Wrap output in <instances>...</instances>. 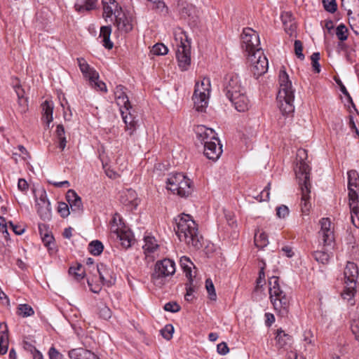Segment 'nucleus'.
<instances>
[{"label":"nucleus","instance_id":"nucleus-1","mask_svg":"<svg viewBox=\"0 0 359 359\" xmlns=\"http://www.w3.org/2000/svg\"><path fill=\"white\" fill-rule=\"evenodd\" d=\"M176 225L175 230L180 241L195 250L202 247V236L198 232V225L189 215H179L176 219Z\"/></svg>","mask_w":359,"mask_h":359},{"label":"nucleus","instance_id":"nucleus-2","mask_svg":"<svg viewBox=\"0 0 359 359\" xmlns=\"http://www.w3.org/2000/svg\"><path fill=\"white\" fill-rule=\"evenodd\" d=\"M279 83L280 89L277 95L278 105L283 114L288 115L294 111L293 104L294 90L292 88V82L289 80L288 74L284 69L280 71Z\"/></svg>","mask_w":359,"mask_h":359},{"label":"nucleus","instance_id":"nucleus-3","mask_svg":"<svg viewBox=\"0 0 359 359\" xmlns=\"http://www.w3.org/2000/svg\"><path fill=\"white\" fill-rule=\"evenodd\" d=\"M269 298L274 309L281 317H286L290 309V297L287 295L280 284L277 276H272L269 280Z\"/></svg>","mask_w":359,"mask_h":359},{"label":"nucleus","instance_id":"nucleus-4","mask_svg":"<svg viewBox=\"0 0 359 359\" xmlns=\"http://www.w3.org/2000/svg\"><path fill=\"white\" fill-rule=\"evenodd\" d=\"M320 231L319 236L322 238L323 249L313 253L314 259L322 264H327L330 259L329 249L333 248L334 241V231L331 228V222L328 218H323L320 221Z\"/></svg>","mask_w":359,"mask_h":359},{"label":"nucleus","instance_id":"nucleus-5","mask_svg":"<svg viewBox=\"0 0 359 359\" xmlns=\"http://www.w3.org/2000/svg\"><path fill=\"white\" fill-rule=\"evenodd\" d=\"M344 287L341 292L344 299L351 302L356 293V284L359 278V271L357 265L348 262L344 271Z\"/></svg>","mask_w":359,"mask_h":359},{"label":"nucleus","instance_id":"nucleus-6","mask_svg":"<svg viewBox=\"0 0 359 359\" xmlns=\"http://www.w3.org/2000/svg\"><path fill=\"white\" fill-rule=\"evenodd\" d=\"M175 272V263L170 259H163L156 262L151 275V282L161 287L165 283V279Z\"/></svg>","mask_w":359,"mask_h":359},{"label":"nucleus","instance_id":"nucleus-7","mask_svg":"<svg viewBox=\"0 0 359 359\" xmlns=\"http://www.w3.org/2000/svg\"><path fill=\"white\" fill-rule=\"evenodd\" d=\"M167 189L180 197H187L192 192L191 180L183 173L170 174L167 180Z\"/></svg>","mask_w":359,"mask_h":359},{"label":"nucleus","instance_id":"nucleus-8","mask_svg":"<svg viewBox=\"0 0 359 359\" xmlns=\"http://www.w3.org/2000/svg\"><path fill=\"white\" fill-rule=\"evenodd\" d=\"M176 57L178 65L182 71L188 69L191 64V41L184 32H181L175 36Z\"/></svg>","mask_w":359,"mask_h":359},{"label":"nucleus","instance_id":"nucleus-9","mask_svg":"<svg viewBox=\"0 0 359 359\" xmlns=\"http://www.w3.org/2000/svg\"><path fill=\"white\" fill-rule=\"evenodd\" d=\"M210 88L208 78H203L202 81L196 83L192 99L194 107L198 111H203L208 107Z\"/></svg>","mask_w":359,"mask_h":359},{"label":"nucleus","instance_id":"nucleus-10","mask_svg":"<svg viewBox=\"0 0 359 359\" xmlns=\"http://www.w3.org/2000/svg\"><path fill=\"white\" fill-rule=\"evenodd\" d=\"M32 191L35 196L38 215L44 222L50 221L52 218V210L46 191L43 189H32Z\"/></svg>","mask_w":359,"mask_h":359},{"label":"nucleus","instance_id":"nucleus-11","mask_svg":"<svg viewBox=\"0 0 359 359\" xmlns=\"http://www.w3.org/2000/svg\"><path fill=\"white\" fill-rule=\"evenodd\" d=\"M248 60L250 65V71L257 78L267 72L268 60L262 50H257L248 56Z\"/></svg>","mask_w":359,"mask_h":359},{"label":"nucleus","instance_id":"nucleus-12","mask_svg":"<svg viewBox=\"0 0 359 359\" xmlns=\"http://www.w3.org/2000/svg\"><path fill=\"white\" fill-rule=\"evenodd\" d=\"M260 41L259 34L250 27L244 28L241 34V47L247 53V55L252 54L259 48Z\"/></svg>","mask_w":359,"mask_h":359},{"label":"nucleus","instance_id":"nucleus-13","mask_svg":"<svg viewBox=\"0 0 359 359\" xmlns=\"http://www.w3.org/2000/svg\"><path fill=\"white\" fill-rule=\"evenodd\" d=\"M307 158L306 150L299 149L297 153V165L294 169L298 182H306L310 180V168L305 162Z\"/></svg>","mask_w":359,"mask_h":359},{"label":"nucleus","instance_id":"nucleus-14","mask_svg":"<svg viewBox=\"0 0 359 359\" xmlns=\"http://www.w3.org/2000/svg\"><path fill=\"white\" fill-rule=\"evenodd\" d=\"M245 88L242 86L241 80L238 75H227L224 79V92L227 98L237 95L240 93L244 92Z\"/></svg>","mask_w":359,"mask_h":359},{"label":"nucleus","instance_id":"nucleus-15","mask_svg":"<svg viewBox=\"0 0 359 359\" xmlns=\"http://www.w3.org/2000/svg\"><path fill=\"white\" fill-rule=\"evenodd\" d=\"M111 232L114 237L118 239L121 245L128 248L131 245L133 239V233L129 229H122L116 224V218L114 217L111 224Z\"/></svg>","mask_w":359,"mask_h":359},{"label":"nucleus","instance_id":"nucleus-16","mask_svg":"<svg viewBox=\"0 0 359 359\" xmlns=\"http://www.w3.org/2000/svg\"><path fill=\"white\" fill-rule=\"evenodd\" d=\"M197 140L201 142L203 146L212 142H219V139L216 137L215 132L209 128H206L205 126L201 125L196 126L195 129Z\"/></svg>","mask_w":359,"mask_h":359},{"label":"nucleus","instance_id":"nucleus-17","mask_svg":"<svg viewBox=\"0 0 359 359\" xmlns=\"http://www.w3.org/2000/svg\"><path fill=\"white\" fill-rule=\"evenodd\" d=\"M349 207L352 224L359 228V198L358 193L352 189L348 193Z\"/></svg>","mask_w":359,"mask_h":359},{"label":"nucleus","instance_id":"nucleus-18","mask_svg":"<svg viewBox=\"0 0 359 359\" xmlns=\"http://www.w3.org/2000/svg\"><path fill=\"white\" fill-rule=\"evenodd\" d=\"M114 24L117 29L122 33H128L133 28L132 16L123 11L117 13Z\"/></svg>","mask_w":359,"mask_h":359},{"label":"nucleus","instance_id":"nucleus-19","mask_svg":"<svg viewBox=\"0 0 359 359\" xmlns=\"http://www.w3.org/2000/svg\"><path fill=\"white\" fill-rule=\"evenodd\" d=\"M299 185L302 191L301 210L304 215H308L311 207L310 203V180L304 182H299Z\"/></svg>","mask_w":359,"mask_h":359},{"label":"nucleus","instance_id":"nucleus-20","mask_svg":"<svg viewBox=\"0 0 359 359\" xmlns=\"http://www.w3.org/2000/svg\"><path fill=\"white\" fill-rule=\"evenodd\" d=\"M103 5V17L107 20L113 15L116 18L117 13H121L122 8L115 0H102Z\"/></svg>","mask_w":359,"mask_h":359},{"label":"nucleus","instance_id":"nucleus-21","mask_svg":"<svg viewBox=\"0 0 359 359\" xmlns=\"http://www.w3.org/2000/svg\"><path fill=\"white\" fill-rule=\"evenodd\" d=\"M235 109L241 112L247 111L249 109L250 101L245 95V91L240 93L237 95L228 98Z\"/></svg>","mask_w":359,"mask_h":359},{"label":"nucleus","instance_id":"nucleus-22","mask_svg":"<svg viewBox=\"0 0 359 359\" xmlns=\"http://www.w3.org/2000/svg\"><path fill=\"white\" fill-rule=\"evenodd\" d=\"M204 155L212 161L217 160L222 153V145L219 142H212L204 146Z\"/></svg>","mask_w":359,"mask_h":359},{"label":"nucleus","instance_id":"nucleus-23","mask_svg":"<svg viewBox=\"0 0 359 359\" xmlns=\"http://www.w3.org/2000/svg\"><path fill=\"white\" fill-rule=\"evenodd\" d=\"M54 104L51 100H45L41 104V114H42V121L45 123L47 128H50V125L53 120V113Z\"/></svg>","mask_w":359,"mask_h":359},{"label":"nucleus","instance_id":"nucleus-24","mask_svg":"<svg viewBox=\"0 0 359 359\" xmlns=\"http://www.w3.org/2000/svg\"><path fill=\"white\" fill-rule=\"evenodd\" d=\"M66 198L72 212H80L82 211L83 203L81 198L75 191L69 189L67 193Z\"/></svg>","mask_w":359,"mask_h":359},{"label":"nucleus","instance_id":"nucleus-25","mask_svg":"<svg viewBox=\"0 0 359 359\" xmlns=\"http://www.w3.org/2000/svg\"><path fill=\"white\" fill-rule=\"evenodd\" d=\"M69 359H100L94 353L83 348H73L68 352Z\"/></svg>","mask_w":359,"mask_h":359},{"label":"nucleus","instance_id":"nucleus-26","mask_svg":"<svg viewBox=\"0 0 359 359\" xmlns=\"http://www.w3.org/2000/svg\"><path fill=\"white\" fill-rule=\"evenodd\" d=\"M98 0H76L74 4L76 11L79 13L89 12L97 8Z\"/></svg>","mask_w":359,"mask_h":359},{"label":"nucleus","instance_id":"nucleus-27","mask_svg":"<svg viewBox=\"0 0 359 359\" xmlns=\"http://www.w3.org/2000/svg\"><path fill=\"white\" fill-rule=\"evenodd\" d=\"M8 347V330L6 323H0V354L6 353Z\"/></svg>","mask_w":359,"mask_h":359},{"label":"nucleus","instance_id":"nucleus-28","mask_svg":"<svg viewBox=\"0 0 359 359\" xmlns=\"http://www.w3.org/2000/svg\"><path fill=\"white\" fill-rule=\"evenodd\" d=\"M121 114L123 121L126 124V130L129 132L130 135H132L136 130L137 121L131 113V109H129L128 111H122Z\"/></svg>","mask_w":359,"mask_h":359},{"label":"nucleus","instance_id":"nucleus-29","mask_svg":"<svg viewBox=\"0 0 359 359\" xmlns=\"http://www.w3.org/2000/svg\"><path fill=\"white\" fill-rule=\"evenodd\" d=\"M78 64L83 76L88 79H96L98 73L91 68L83 58H78Z\"/></svg>","mask_w":359,"mask_h":359},{"label":"nucleus","instance_id":"nucleus-30","mask_svg":"<svg viewBox=\"0 0 359 359\" xmlns=\"http://www.w3.org/2000/svg\"><path fill=\"white\" fill-rule=\"evenodd\" d=\"M348 193L352 189L355 192L359 191V175L357 171L351 170L348 172Z\"/></svg>","mask_w":359,"mask_h":359},{"label":"nucleus","instance_id":"nucleus-31","mask_svg":"<svg viewBox=\"0 0 359 359\" xmlns=\"http://www.w3.org/2000/svg\"><path fill=\"white\" fill-rule=\"evenodd\" d=\"M290 18V13L289 12H285L281 15L284 29L288 34L292 36L294 33L297 26L294 20L287 21L285 18Z\"/></svg>","mask_w":359,"mask_h":359},{"label":"nucleus","instance_id":"nucleus-32","mask_svg":"<svg viewBox=\"0 0 359 359\" xmlns=\"http://www.w3.org/2000/svg\"><path fill=\"white\" fill-rule=\"evenodd\" d=\"M97 271L99 274L100 279L103 284L111 283V279L112 277L109 273V270L107 269L106 265L103 264L97 265Z\"/></svg>","mask_w":359,"mask_h":359},{"label":"nucleus","instance_id":"nucleus-33","mask_svg":"<svg viewBox=\"0 0 359 359\" xmlns=\"http://www.w3.org/2000/svg\"><path fill=\"white\" fill-rule=\"evenodd\" d=\"M158 248L156 240L153 236H146L144 238V245L143 249L147 255L156 251Z\"/></svg>","mask_w":359,"mask_h":359},{"label":"nucleus","instance_id":"nucleus-34","mask_svg":"<svg viewBox=\"0 0 359 359\" xmlns=\"http://www.w3.org/2000/svg\"><path fill=\"white\" fill-rule=\"evenodd\" d=\"M269 244L266 234L258 230L255 234V245L258 248H263Z\"/></svg>","mask_w":359,"mask_h":359},{"label":"nucleus","instance_id":"nucleus-35","mask_svg":"<svg viewBox=\"0 0 359 359\" xmlns=\"http://www.w3.org/2000/svg\"><path fill=\"white\" fill-rule=\"evenodd\" d=\"M276 341L277 345L280 348H283L290 342V336L285 333L284 331L281 330H278L277 334L276 337Z\"/></svg>","mask_w":359,"mask_h":359},{"label":"nucleus","instance_id":"nucleus-36","mask_svg":"<svg viewBox=\"0 0 359 359\" xmlns=\"http://www.w3.org/2000/svg\"><path fill=\"white\" fill-rule=\"evenodd\" d=\"M180 264L186 273V276L189 279H191V277L192 276L191 266L194 265L193 263L191 262L189 257H182L180 259Z\"/></svg>","mask_w":359,"mask_h":359},{"label":"nucleus","instance_id":"nucleus-37","mask_svg":"<svg viewBox=\"0 0 359 359\" xmlns=\"http://www.w3.org/2000/svg\"><path fill=\"white\" fill-rule=\"evenodd\" d=\"M103 249L102 243L97 240L90 242L88 245V250L95 256L100 255L102 252Z\"/></svg>","mask_w":359,"mask_h":359},{"label":"nucleus","instance_id":"nucleus-38","mask_svg":"<svg viewBox=\"0 0 359 359\" xmlns=\"http://www.w3.org/2000/svg\"><path fill=\"white\" fill-rule=\"evenodd\" d=\"M115 99L117 105L119 107L121 112H122V111H128L129 109H132V106L128 96L117 97Z\"/></svg>","mask_w":359,"mask_h":359},{"label":"nucleus","instance_id":"nucleus-39","mask_svg":"<svg viewBox=\"0 0 359 359\" xmlns=\"http://www.w3.org/2000/svg\"><path fill=\"white\" fill-rule=\"evenodd\" d=\"M24 349L32 355L34 359H42V354L31 343L24 340Z\"/></svg>","mask_w":359,"mask_h":359},{"label":"nucleus","instance_id":"nucleus-40","mask_svg":"<svg viewBox=\"0 0 359 359\" xmlns=\"http://www.w3.org/2000/svg\"><path fill=\"white\" fill-rule=\"evenodd\" d=\"M69 273L78 280L83 279L85 276V271L81 264H78L76 267H70Z\"/></svg>","mask_w":359,"mask_h":359},{"label":"nucleus","instance_id":"nucleus-41","mask_svg":"<svg viewBox=\"0 0 359 359\" xmlns=\"http://www.w3.org/2000/svg\"><path fill=\"white\" fill-rule=\"evenodd\" d=\"M88 81L92 88L101 91L107 92L106 85L104 82L99 80V76L94 79H88Z\"/></svg>","mask_w":359,"mask_h":359},{"label":"nucleus","instance_id":"nucleus-42","mask_svg":"<svg viewBox=\"0 0 359 359\" xmlns=\"http://www.w3.org/2000/svg\"><path fill=\"white\" fill-rule=\"evenodd\" d=\"M347 32L348 29L343 24H340L336 29V35L337 38L341 41L346 40L348 37Z\"/></svg>","mask_w":359,"mask_h":359},{"label":"nucleus","instance_id":"nucleus-43","mask_svg":"<svg viewBox=\"0 0 359 359\" xmlns=\"http://www.w3.org/2000/svg\"><path fill=\"white\" fill-rule=\"evenodd\" d=\"M154 55H164L168 53V48L163 43L155 44L151 50Z\"/></svg>","mask_w":359,"mask_h":359},{"label":"nucleus","instance_id":"nucleus-44","mask_svg":"<svg viewBox=\"0 0 359 359\" xmlns=\"http://www.w3.org/2000/svg\"><path fill=\"white\" fill-rule=\"evenodd\" d=\"M271 183L269 182L264 190L256 197H255L259 201H267L269 200Z\"/></svg>","mask_w":359,"mask_h":359},{"label":"nucleus","instance_id":"nucleus-45","mask_svg":"<svg viewBox=\"0 0 359 359\" xmlns=\"http://www.w3.org/2000/svg\"><path fill=\"white\" fill-rule=\"evenodd\" d=\"M174 332V327L172 325H166L161 330V333L162 337L166 340H170L172 337Z\"/></svg>","mask_w":359,"mask_h":359},{"label":"nucleus","instance_id":"nucleus-46","mask_svg":"<svg viewBox=\"0 0 359 359\" xmlns=\"http://www.w3.org/2000/svg\"><path fill=\"white\" fill-rule=\"evenodd\" d=\"M312 67L313 71L316 73H320V65L319 64L320 60V53H313L311 56Z\"/></svg>","mask_w":359,"mask_h":359},{"label":"nucleus","instance_id":"nucleus-47","mask_svg":"<svg viewBox=\"0 0 359 359\" xmlns=\"http://www.w3.org/2000/svg\"><path fill=\"white\" fill-rule=\"evenodd\" d=\"M205 287L209 294L210 299L212 300H215L217 295L215 290V286L213 285L212 281L209 278L207 279L205 281Z\"/></svg>","mask_w":359,"mask_h":359},{"label":"nucleus","instance_id":"nucleus-48","mask_svg":"<svg viewBox=\"0 0 359 359\" xmlns=\"http://www.w3.org/2000/svg\"><path fill=\"white\" fill-rule=\"evenodd\" d=\"M100 317L104 320H108L111 317V311L110 309L104 304H102L99 307Z\"/></svg>","mask_w":359,"mask_h":359},{"label":"nucleus","instance_id":"nucleus-49","mask_svg":"<svg viewBox=\"0 0 359 359\" xmlns=\"http://www.w3.org/2000/svg\"><path fill=\"white\" fill-rule=\"evenodd\" d=\"M57 212L64 218L67 217L70 213L69 206L65 202L58 203Z\"/></svg>","mask_w":359,"mask_h":359},{"label":"nucleus","instance_id":"nucleus-50","mask_svg":"<svg viewBox=\"0 0 359 359\" xmlns=\"http://www.w3.org/2000/svg\"><path fill=\"white\" fill-rule=\"evenodd\" d=\"M294 53L298 58L303 60L304 59V55L302 53L303 46L302 43L299 40H295L294 43Z\"/></svg>","mask_w":359,"mask_h":359},{"label":"nucleus","instance_id":"nucleus-51","mask_svg":"<svg viewBox=\"0 0 359 359\" xmlns=\"http://www.w3.org/2000/svg\"><path fill=\"white\" fill-rule=\"evenodd\" d=\"M323 6L325 9L330 13H334L337 10V4L335 0H323Z\"/></svg>","mask_w":359,"mask_h":359},{"label":"nucleus","instance_id":"nucleus-52","mask_svg":"<svg viewBox=\"0 0 359 359\" xmlns=\"http://www.w3.org/2000/svg\"><path fill=\"white\" fill-rule=\"evenodd\" d=\"M164 309L166 311H170V312H172V313H175V312H177V311H179L180 310V306L179 304H177L175 302H170L166 303L164 305Z\"/></svg>","mask_w":359,"mask_h":359},{"label":"nucleus","instance_id":"nucleus-53","mask_svg":"<svg viewBox=\"0 0 359 359\" xmlns=\"http://www.w3.org/2000/svg\"><path fill=\"white\" fill-rule=\"evenodd\" d=\"M126 196L128 198V203L132 205H137L136 200H137V194L135 191L133 189H128L126 192Z\"/></svg>","mask_w":359,"mask_h":359},{"label":"nucleus","instance_id":"nucleus-54","mask_svg":"<svg viewBox=\"0 0 359 359\" xmlns=\"http://www.w3.org/2000/svg\"><path fill=\"white\" fill-rule=\"evenodd\" d=\"M289 214V209L286 205H280L276 208V215L280 218H285Z\"/></svg>","mask_w":359,"mask_h":359},{"label":"nucleus","instance_id":"nucleus-55","mask_svg":"<svg viewBox=\"0 0 359 359\" xmlns=\"http://www.w3.org/2000/svg\"><path fill=\"white\" fill-rule=\"evenodd\" d=\"M50 359H63V355L55 347L52 346L48 351Z\"/></svg>","mask_w":359,"mask_h":359},{"label":"nucleus","instance_id":"nucleus-56","mask_svg":"<svg viewBox=\"0 0 359 359\" xmlns=\"http://www.w3.org/2000/svg\"><path fill=\"white\" fill-rule=\"evenodd\" d=\"M42 241L45 246H46L48 248H51V245L53 244L54 238L53 235L50 233L46 234L43 236H41Z\"/></svg>","mask_w":359,"mask_h":359},{"label":"nucleus","instance_id":"nucleus-57","mask_svg":"<svg viewBox=\"0 0 359 359\" xmlns=\"http://www.w3.org/2000/svg\"><path fill=\"white\" fill-rule=\"evenodd\" d=\"M111 33V26H103L100 28V38H110Z\"/></svg>","mask_w":359,"mask_h":359},{"label":"nucleus","instance_id":"nucleus-58","mask_svg":"<svg viewBox=\"0 0 359 359\" xmlns=\"http://www.w3.org/2000/svg\"><path fill=\"white\" fill-rule=\"evenodd\" d=\"M0 231L4 234V238L7 239L9 233L8 232L6 219L2 216H0Z\"/></svg>","mask_w":359,"mask_h":359},{"label":"nucleus","instance_id":"nucleus-59","mask_svg":"<svg viewBox=\"0 0 359 359\" xmlns=\"http://www.w3.org/2000/svg\"><path fill=\"white\" fill-rule=\"evenodd\" d=\"M334 81H336V83H337V85L339 86V88H340V90L341 92L346 96L347 97V98L351 100L352 102V99H351V97L350 95V94L348 93V90H346V87L344 86V85L343 84L342 81L339 79H337L335 78L334 79Z\"/></svg>","mask_w":359,"mask_h":359},{"label":"nucleus","instance_id":"nucleus-60","mask_svg":"<svg viewBox=\"0 0 359 359\" xmlns=\"http://www.w3.org/2000/svg\"><path fill=\"white\" fill-rule=\"evenodd\" d=\"M217 350L220 355H226L229 353V348L225 342H222L217 346Z\"/></svg>","mask_w":359,"mask_h":359},{"label":"nucleus","instance_id":"nucleus-61","mask_svg":"<svg viewBox=\"0 0 359 359\" xmlns=\"http://www.w3.org/2000/svg\"><path fill=\"white\" fill-rule=\"evenodd\" d=\"M115 98L127 96L124 91V87L121 85L117 86L114 90Z\"/></svg>","mask_w":359,"mask_h":359},{"label":"nucleus","instance_id":"nucleus-62","mask_svg":"<svg viewBox=\"0 0 359 359\" xmlns=\"http://www.w3.org/2000/svg\"><path fill=\"white\" fill-rule=\"evenodd\" d=\"M39 231L41 236L50 233L49 226L46 224H39Z\"/></svg>","mask_w":359,"mask_h":359},{"label":"nucleus","instance_id":"nucleus-63","mask_svg":"<svg viewBox=\"0 0 359 359\" xmlns=\"http://www.w3.org/2000/svg\"><path fill=\"white\" fill-rule=\"evenodd\" d=\"M264 317L265 324L268 327H270L275 322L274 315L271 313H266Z\"/></svg>","mask_w":359,"mask_h":359},{"label":"nucleus","instance_id":"nucleus-64","mask_svg":"<svg viewBox=\"0 0 359 359\" xmlns=\"http://www.w3.org/2000/svg\"><path fill=\"white\" fill-rule=\"evenodd\" d=\"M34 314V309L29 304H24V318L32 316Z\"/></svg>","mask_w":359,"mask_h":359}]
</instances>
